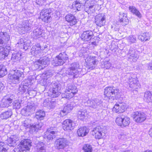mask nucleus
<instances>
[{
	"label": "nucleus",
	"mask_w": 152,
	"mask_h": 152,
	"mask_svg": "<svg viewBox=\"0 0 152 152\" xmlns=\"http://www.w3.org/2000/svg\"><path fill=\"white\" fill-rule=\"evenodd\" d=\"M127 108V105L125 103L122 102L117 103L113 108V111L116 113H120L124 112Z\"/></svg>",
	"instance_id": "a211bd4d"
},
{
	"label": "nucleus",
	"mask_w": 152,
	"mask_h": 152,
	"mask_svg": "<svg viewBox=\"0 0 152 152\" xmlns=\"http://www.w3.org/2000/svg\"><path fill=\"white\" fill-rule=\"evenodd\" d=\"M6 48L2 47V46L0 47V53L4 52V51H7Z\"/></svg>",
	"instance_id": "69168bd1"
},
{
	"label": "nucleus",
	"mask_w": 152,
	"mask_h": 152,
	"mask_svg": "<svg viewBox=\"0 0 152 152\" xmlns=\"http://www.w3.org/2000/svg\"><path fill=\"white\" fill-rule=\"evenodd\" d=\"M133 120L137 123H140L144 121L146 119L145 114L141 111H135L131 115Z\"/></svg>",
	"instance_id": "6e6552de"
},
{
	"label": "nucleus",
	"mask_w": 152,
	"mask_h": 152,
	"mask_svg": "<svg viewBox=\"0 0 152 152\" xmlns=\"http://www.w3.org/2000/svg\"><path fill=\"white\" fill-rule=\"evenodd\" d=\"M95 23L100 27L105 25L106 22V16L104 14H99L95 17Z\"/></svg>",
	"instance_id": "f3484780"
},
{
	"label": "nucleus",
	"mask_w": 152,
	"mask_h": 152,
	"mask_svg": "<svg viewBox=\"0 0 152 152\" xmlns=\"http://www.w3.org/2000/svg\"><path fill=\"white\" fill-rule=\"evenodd\" d=\"M82 102L84 103L85 106L89 107L92 108H100L102 107V102L101 100L96 99L89 100L87 96L83 99Z\"/></svg>",
	"instance_id": "20e7f679"
},
{
	"label": "nucleus",
	"mask_w": 152,
	"mask_h": 152,
	"mask_svg": "<svg viewBox=\"0 0 152 152\" xmlns=\"http://www.w3.org/2000/svg\"><path fill=\"white\" fill-rule=\"evenodd\" d=\"M104 68L106 69H109L111 67V64L109 61H105L104 63Z\"/></svg>",
	"instance_id": "4d7b16f0"
},
{
	"label": "nucleus",
	"mask_w": 152,
	"mask_h": 152,
	"mask_svg": "<svg viewBox=\"0 0 152 152\" xmlns=\"http://www.w3.org/2000/svg\"><path fill=\"white\" fill-rule=\"evenodd\" d=\"M19 69H20V70L21 69L23 71H22V72H23V73L25 72L26 73L27 71H26V70L28 69L27 68L25 67L23 65H20L19 67Z\"/></svg>",
	"instance_id": "e2e57ef3"
},
{
	"label": "nucleus",
	"mask_w": 152,
	"mask_h": 152,
	"mask_svg": "<svg viewBox=\"0 0 152 152\" xmlns=\"http://www.w3.org/2000/svg\"><path fill=\"white\" fill-rule=\"evenodd\" d=\"M68 59L67 55L65 53H61L53 60L52 63L54 66H58L63 65Z\"/></svg>",
	"instance_id": "423d86ee"
},
{
	"label": "nucleus",
	"mask_w": 152,
	"mask_h": 152,
	"mask_svg": "<svg viewBox=\"0 0 152 152\" xmlns=\"http://www.w3.org/2000/svg\"><path fill=\"white\" fill-rule=\"evenodd\" d=\"M83 149L85 152H92V151L91 146L88 144L85 145L83 147Z\"/></svg>",
	"instance_id": "3c124183"
},
{
	"label": "nucleus",
	"mask_w": 152,
	"mask_h": 152,
	"mask_svg": "<svg viewBox=\"0 0 152 152\" xmlns=\"http://www.w3.org/2000/svg\"><path fill=\"white\" fill-rule=\"evenodd\" d=\"M66 90L70 91V92H73L75 94L76 93L77 91V89L76 87L71 83L67 84V86Z\"/></svg>",
	"instance_id": "ea45409f"
},
{
	"label": "nucleus",
	"mask_w": 152,
	"mask_h": 152,
	"mask_svg": "<svg viewBox=\"0 0 152 152\" xmlns=\"http://www.w3.org/2000/svg\"><path fill=\"white\" fill-rule=\"evenodd\" d=\"M150 35L148 32L141 33L138 37V39L142 41H148L150 39Z\"/></svg>",
	"instance_id": "f704fd0d"
},
{
	"label": "nucleus",
	"mask_w": 152,
	"mask_h": 152,
	"mask_svg": "<svg viewBox=\"0 0 152 152\" xmlns=\"http://www.w3.org/2000/svg\"><path fill=\"white\" fill-rule=\"evenodd\" d=\"M10 73L9 75V77L11 82L13 83H19L20 80L24 77L23 72L22 71L15 69H10Z\"/></svg>",
	"instance_id": "7ed1b4c3"
},
{
	"label": "nucleus",
	"mask_w": 152,
	"mask_h": 152,
	"mask_svg": "<svg viewBox=\"0 0 152 152\" xmlns=\"http://www.w3.org/2000/svg\"><path fill=\"white\" fill-rule=\"evenodd\" d=\"M7 73L6 66L3 64H0V77H4Z\"/></svg>",
	"instance_id": "37998d69"
},
{
	"label": "nucleus",
	"mask_w": 152,
	"mask_h": 152,
	"mask_svg": "<svg viewBox=\"0 0 152 152\" xmlns=\"http://www.w3.org/2000/svg\"><path fill=\"white\" fill-rule=\"evenodd\" d=\"M76 1L80 3V4H85L86 2V0H77Z\"/></svg>",
	"instance_id": "338daca9"
},
{
	"label": "nucleus",
	"mask_w": 152,
	"mask_h": 152,
	"mask_svg": "<svg viewBox=\"0 0 152 152\" xmlns=\"http://www.w3.org/2000/svg\"><path fill=\"white\" fill-rule=\"evenodd\" d=\"M75 94L73 92H70V91H68L66 90L65 92L62 94V96L63 98L70 99Z\"/></svg>",
	"instance_id": "a18cd8bd"
},
{
	"label": "nucleus",
	"mask_w": 152,
	"mask_h": 152,
	"mask_svg": "<svg viewBox=\"0 0 152 152\" xmlns=\"http://www.w3.org/2000/svg\"><path fill=\"white\" fill-rule=\"evenodd\" d=\"M74 124L72 121L70 119H66L63 123V128L65 130L68 131H71L74 128Z\"/></svg>",
	"instance_id": "6ab92c4d"
},
{
	"label": "nucleus",
	"mask_w": 152,
	"mask_h": 152,
	"mask_svg": "<svg viewBox=\"0 0 152 152\" xmlns=\"http://www.w3.org/2000/svg\"><path fill=\"white\" fill-rule=\"evenodd\" d=\"M146 67L148 70H152V62L147 64L146 65Z\"/></svg>",
	"instance_id": "052dcab7"
},
{
	"label": "nucleus",
	"mask_w": 152,
	"mask_h": 152,
	"mask_svg": "<svg viewBox=\"0 0 152 152\" xmlns=\"http://www.w3.org/2000/svg\"><path fill=\"white\" fill-rule=\"evenodd\" d=\"M31 141L28 139H24L20 142V147H23L27 150H29L30 147L31 146Z\"/></svg>",
	"instance_id": "7c9ffc66"
},
{
	"label": "nucleus",
	"mask_w": 152,
	"mask_h": 152,
	"mask_svg": "<svg viewBox=\"0 0 152 152\" xmlns=\"http://www.w3.org/2000/svg\"><path fill=\"white\" fill-rule=\"evenodd\" d=\"M28 90V89L26 86H24L20 84L18 88V93L22 94Z\"/></svg>",
	"instance_id": "09e8293b"
},
{
	"label": "nucleus",
	"mask_w": 152,
	"mask_h": 152,
	"mask_svg": "<svg viewBox=\"0 0 152 152\" xmlns=\"http://www.w3.org/2000/svg\"><path fill=\"white\" fill-rule=\"evenodd\" d=\"M89 132L88 129L86 127H82L79 128L77 131L78 135L83 137L85 136Z\"/></svg>",
	"instance_id": "2f4dec72"
},
{
	"label": "nucleus",
	"mask_w": 152,
	"mask_h": 152,
	"mask_svg": "<svg viewBox=\"0 0 152 152\" xmlns=\"http://www.w3.org/2000/svg\"><path fill=\"white\" fill-rule=\"evenodd\" d=\"M68 140L66 138H59L56 140L55 142V147L58 150L63 149L68 144Z\"/></svg>",
	"instance_id": "ddd939ff"
},
{
	"label": "nucleus",
	"mask_w": 152,
	"mask_h": 152,
	"mask_svg": "<svg viewBox=\"0 0 152 152\" xmlns=\"http://www.w3.org/2000/svg\"><path fill=\"white\" fill-rule=\"evenodd\" d=\"M6 49H7V51H4V52L0 53V60H2L4 59L7 56L8 54L9 50H10V48L9 47H6Z\"/></svg>",
	"instance_id": "de8ad7c7"
},
{
	"label": "nucleus",
	"mask_w": 152,
	"mask_h": 152,
	"mask_svg": "<svg viewBox=\"0 0 152 152\" xmlns=\"http://www.w3.org/2000/svg\"><path fill=\"white\" fill-rule=\"evenodd\" d=\"M21 53L19 52H15L12 54L11 59L14 62L19 61L20 59Z\"/></svg>",
	"instance_id": "58836bf2"
},
{
	"label": "nucleus",
	"mask_w": 152,
	"mask_h": 152,
	"mask_svg": "<svg viewBox=\"0 0 152 152\" xmlns=\"http://www.w3.org/2000/svg\"><path fill=\"white\" fill-rule=\"evenodd\" d=\"M119 90L115 88L112 87H106L104 91L102 98L105 100L112 102L118 97Z\"/></svg>",
	"instance_id": "f03ea898"
},
{
	"label": "nucleus",
	"mask_w": 152,
	"mask_h": 152,
	"mask_svg": "<svg viewBox=\"0 0 152 152\" xmlns=\"http://www.w3.org/2000/svg\"><path fill=\"white\" fill-rule=\"evenodd\" d=\"M31 25L28 21H24L22 24L19 26L18 29L19 33L22 34L28 32L31 29Z\"/></svg>",
	"instance_id": "f8f14e48"
},
{
	"label": "nucleus",
	"mask_w": 152,
	"mask_h": 152,
	"mask_svg": "<svg viewBox=\"0 0 152 152\" xmlns=\"http://www.w3.org/2000/svg\"><path fill=\"white\" fill-rule=\"evenodd\" d=\"M36 108L35 104H33L32 105H28L24 107L22 110V112L25 115H29L30 113H33Z\"/></svg>",
	"instance_id": "c85d7f7f"
},
{
	"label": "nucleus",
	"mask_w": 152,
	"mask_h": 152,
	"mask_svg": "<svg viewBox=\"0 0 152 152\" xmlns=\"http://www.w3.org/2000/svg\"><path fill=\"white\" fill-rule=\"evenodd\" d=\"M25 42H24L23 39H21L19 40L16 45L17 47H19L20 48H23L26 50L28 49V48L25 47Z\"/></svg>",
	"instance_id": "49530a36"
},
{
	"label": "nucleus",
	"mask_w": 152,
	"mask_h": 152,
	"mask_svg": "<svg viewBox=\"0 0 152 152\" xmlns=\"http://www.w3.org/2000/svg\"><path fill=\"white\" fill-rule=\"evenodd\" d=\"M65 19L70 26L75 25L77 23L76 17L71 14L66 15L65 17Z\"/></svg>",
	"instance_id": "b1692460"
},
{
	"label": "nucleus",
	"mask_w": 152,
	"mask_h": 152,
	"mask_svg": "<svg viewBox=\"0 0 152 152\" xmlns=\"http://www.w3.org/2000/svg\"><path fill=\"white\" fill-rule=\"evenodd\" d=\"M13 108L15 109H19L21 107L20 103L19 101L15 100L13 103Z\"/></svg>",
	"instance_id": "864d4df0"
},
{
	"label": "nucleus",
	"mask_w": 152,
	"mask_h": 152,
	"mask_svg": "<svg viewBox=\"0 0 152 152\" xmlns=\"http://www.w3.org/2000/svg\"><path fill=\"white\" fill-rule=\"evenodd\" d=\"M12 114V110H8L0 114V118L2 120H6L10 117Z\"/></svg>",
	"instance_id": "72a5a7b5"
},
{
	"label": "nucleus",
	"mask_w": 152,
	"mask_h": 152,
	"mask_svg": "<svg viewBox=\"0 0 152 152\" xmlns=\"http://www.w3.org/2000/svg\"><path fill=\"white\" fill-rule=\"evenodd\" d=\"M93 36L94 34L92 31L87 30L83 32L81 38L83 40L88 41L90 40Z\"/></svg>",
	"instance_id": "5701e85b"
},
{
	"label": "nucleus",
	"mask_w": 152,
	"mask_h": 152,
	"mask_svg": "<svg viewBox=\"0 0 152 152\" xmlns=\"http://www.w3.org/2000/svg\"><path fill=\"white\" fill-rule=\"evenodd\" d=\"M41 47L39 43H37L33 45L31 48V53L32 55L37 57L39 55L41 50Z\"/></svg>",
	"instance_id": "4be33fe9"
},
{
	"label": "nucleus",
	"mask_w": 152,
	"mask_h": 152,
	"mask_svg": "<svg viewBox=\"0 0 152 152\" xmlns=\"http://www.w3.org/2000/svg\"><path fill=\"white\" fill-rule=\"evenodd\" d=\"M127 40L130 44L135 43L136 42V38L133 35H130L127 38Z\"/></svg>",
	"instance_id": "603ef678"
},
{
	"label": "nucleus",
	"mask_w": 152,
	"mask_h": 152,
	"mask_svg": "<svg viewBox=\"0 0 152 152\" xmlns=\"http://www.w3.org/2000/svg\"><path fill=\"white\" fill-rule=\"evenodd\" d=\"M56 102L52 101L51 98H49L45 100L42 103L43 105L49 108H53L55 106Z\"/></svg>",
	"instance_id": "a878e982"
},
{
	"label": "nucleus",
	"mask_w": 152,
	"mask_h": 152,
	"mask_svg": "<svg viewBox=\"0 0 152 152\" xmlns=\"http://www.w3.org/2000/svg\"><path fill=\"white\" fill-rule=\"evenodd\" d=\"M91 133L97 139H101L105 135L104 133L99 126L94 128Z\"/></svg>",
	"instance_id": "dca6fc26"
},
{
	"label": "nucleus",
	"mask_w": 152,
	"mask_h": 152,
	"mask_svg": "<svg viewBox=\"0 0 152 152\" xmlns=\"http://www.w3.org/2000/svg\"><path fill=\"white\" fill-rule=\"evenodd\" d=\"M45 115V113L44 111L39 110L36 113L35 117L37 119L41 120L44 119Z\"/></svg>",
	"instance_id": "a19ab883"
},
{
	"label": "nucleus",
	"mask_w": 152,
	"mask_h": 152,
	"mask_svg": "<svg viewBox=\"0 0 152 152\" xmlns=\"http://www.w3.org/2000/svg\"><path fill=\"white\" fill-rule=\"evenodd\" d=\"M73 107L71 104H66L64 105L63 109L59 110L57 113L55 114H58V117H63L66 115L72 109Z\"/></svg>",
	"instance_id": "2eb2a0df"
},
{
	"label": "nucleus",
	"mask_w": 152,
	"mask_h": 152,
	"mask_svg": "<svg viewBox=\"0 0 152 152\" xmlns=\"http://www.w3.org/2000/svg\"><path fill=\"white\" fill-rule=\"evenodd\" d=\"M149 134L150 136L152 137V126L149 129Z\"/></svg>",
	"instance_id": "774afa93"
},
{
	"label": "nucleus",
	"mask_w": 152,
	"mask_h": 152,
	"mask_svg": "<svg viewBox=\"0 0 152 152\" xmlns=\"http://www.w3.org/2000/svg\"><path fill=\"white\" fill-rule=\"evenodd\" d=\"M79 64L74 63L71 65V66L66 71V73L71 78H77L78 77L79 71L78 69L79 67Z\"/></svg>",
	"instance_id": "39448f33"
},
{
	"label": "nucleus",
	"mask_w": 152,
	"mask_h": 152,
	"mask_svg": "<svg viewBox=\"0 0 152 152\" xmlns=\"http://www.w3.org/2000/svg\"><path fill=\"white\" fill-rule=\"evenodd\" d=\"M129 86L133 89V91H135L137 93V89L140 87V85L136 76L133 75L129 77L128 78Z\"/></svg>",
	"instance_id": "0eeeda50"
},
{
	"label": "nucleus",
	"mask_w": 152,
	"mask_h": 152,
	"mask_svg": "<svg viewBox=\"0 0 152 152\" xmlns=\"http://www.w3.org/2000/svg\"><path fill=\"white\" fill-rule=\"evenodd\" d=\"M50 58L49 57V55L41 57L38 60L37 64L39 66H42V68L47 66L49 64Z\"/></svg>",
	"instance_id": "aec40b11"
},
{
	"label": "nucleus",
	"mask_w": 152,
	"mask_h": 152,
	"mask_svg": "<svg viewBox=\"0 0 152 152\" xmlns=\"http://www.w3.org/2000/svg\"><path fill=\"white\" fill-rule=\"evenodd\" d=\"M10 37L6 32H0V44L3 45L7 43Z\"/></svg>",
	"instance_id": "bb28decb"
},
{
	"label": "nucleus",
	"mask_w": 152,
	"mask_h": 152,
	"mask_svg": "<svg viewBox=\"0 0 152 152\" xmlns=\"http://www.w3.org/2000/svg\"><path fill=\"white\" fill-rule=\"evenodd\" d=\"M22 83L23 84H25L26 83L29 85H31V81L29 79H25L22 82Z\"/></svg>",
	"instance_id": "680f3d73"
},
{
	"label": "nucleus",
	"mask_w": 152,
	"mask_h": 152,
	"mask_svg": "<svg viewBox=\"0 0 152 152\" xmlns=\"http://www.w3.org/2000/svg\"><path fill=\"white\" fill-rule=\"evenodd\" d=\"M77 1H75L73 2L72 4V7L73 8H75L77 11H80L82 9L83 7L84 4H80Z\"/></svg>",
	"instance_id": "79ce46f5"
},
{
	"label": "nucleus",
	"mask_w": 152,
	"mask_h": 152,
	"mask_svg": "<svg viewBox=\"0 0 152 152\" xmlns=\"http://www.w3.org/2000/svg\"><path fill=\"white\" fill-rule=\"evenodd\" d=\"M129 10L133 15H135L138 18H140L142 17V15L140 12L134 6H129Z\"/></svg>",
	"instance_id": "c9c22d12"
},
{
	"label": "nucleus",
	"mask_w": 152,
	"mask_h": 152,
	"mask_svg": "<svg viewBox=\"0 0 152 152\" xmlns=\"http://www.w3.org/2000/svg\"><path fill=\"white\" fill-rule=\"evenodd\" d=\"M115 122L118 125L121 127H126L130 123V118L123 115H120L116 118Z\"/></svg>",
	"instance_id": "1a4fd4ad"
},
{
	"label": "nucleus",
	"mask_w": 152,
	"mask_h": 152,
	"mask_svg": "<svg viewBox=\"0 0 152 152\" xmlns=\"http://www.w3.org/2000/svg\"><path fill=\"white\" fill-rule=\"evenodd\" d=\"M143 99L147 102L152 103V93L149 91L146 92L144 94Z\"/></svg>",
	"instance_id": "4c0bfd02"
},
{
	"label": "nucleus",
	"mask_w": 152,
	"mask_h": 152,
	"mask_svg": "<svg viewBox=\"0 0 152 152\" xmlns=\"http://www.w3.org/2000/svg\"><path fill=\"white\" fill-rule=\"evenodd\" d=\"M57 133L54 131H51L50 129H49L46 132L44 135V138H47L48 141L52 140L55 138L56 136Z\"/></svg>",
	"instance_id": "cd10ccee"
},
{
	"label": "nucleus",
	"mask_w": 152,
	"mask_h": 152,
	"mask_svg": "<svg viewBox=\"0 0 152 152\" xmlns=\"http://www.w3.org/2000/svg\"><path fill=\"white\" fill-rule=\"evenodd\" d=\"M38 151L39 152H46L45 147L44 146L40 147L39 148Z\"/></svg>",
	"instance_id": "0e129e2a"
},
{
	"label": "nucleus",
	"mask_w": 152,
	"mask_h": 152,
	"mask_svg": "<svg viewBox=\"0 0 152 152\" xmlns=\"http://www.w3.org/2000/svg\"><path fill=\"white\" fill-rule=\"evenodd\" d=\"M14 99H15V96L13 94L7 95L6 96L2 99L0 106L3 108L8 107Z\"/></svg>",
	"instance_id": "9b49d317"
},
{
	"label": "nucleus",
	"mask_w": 152,
	"mask_h": 152,
	"mask_svg": "<svg viewBox=\"0 0 152 152\" xmlns=\"http://www.w3.org/2000/svg\"><path fill=\"white\" fill-rule=\"evenodd\" d=\"M31 125L30 124V120L29 119H27L25 120L22 124V126L25 127V129L31 128Z\"/></svg>",
	"instance_id": "8fccbe9b"
},
{
	"label": "nucleus",
	"mask_w": 152,
	"mask_h": 152,
	"mask_svg": "<svg viewBox=\"0 0 152 152\" xmlns=\"http://www.w3.org/2000/svg\"><path fill=\"white\" fill-rule=\"evenodd\" d=\"M43 125L42 123L38 122L32 124L30 128V131L32 132H37L40 130Z\"/></svg>",
	"instance_id": "473e14b6"
},
{
	"label": "nucleus",
	"mask_w": 152,
	"mask_h": 152,
	"mask_svg": "<svg viewBox=\"0 0 152 152\" xmlns=\"http://www.w3.org/2000/svg\"><path fill=\"white\" fill-rule=\"evenodd\" d=\"M35 26L36 27V28L34 30L32 35L34 38L37 39L42 36V30L40 25H38L37 26Z\"/></svg>",
	"instance_id": "393cba45"
},
{
	"label": "nucleus",
	"mask_w": 152,
	"mask_h": 152,
	"mask_svg": "<svg viewBox=\"0 0 152 152\" xmlns=\"http://www.w3.org/2000/svg\"><path fill=\"white\" fill-rule=\"evenodd\" d=\"M46 0H37L36 3L40 6L44 5L45 3Z\"/></svg>",
	"instance_id": "bf43d9fd"
},
{
	"label": "nucleus",
	"mask_w": 152,
	"mask_h": 152,
	"mask_svg": "<svg viewBox=\"0 0 152 152\" xmlns=\"http://www.w3.org/2000/svg\"><path fill=\"white\" fill-rule=\"evenodd\" d=\"M87 114L88 112L86 109H81L78 112V118L81 120H83L87 116Z\"/></svg>",
	"instance_id": "e433bc0d"
},
{
	"label": "nucleus",
	"mask_w": 152,
	"mask_h": 152,
	"mask_svg": "<svg viewBox=\"0 0 152 152\" xmlns=\"http://www.w3.org/2000/svg\"><path fill=\"white\" fill-rule=\"evenodd\" d=\"M127 14L124 13L120 12L119 14V19L121 25L125 26L128 24L129 20L127 18Z\"/></svg>",
	"instance_id": "c756f323"
},
{
	"label": "nucleus",
	"mask_w": 152,
	"mask_h": 152,
	"mask_svg": "<svg viewBox=\"0 0 152 152\" xmlns=\"http://www.w3.org/2000/svg\"><path fill=\"white\" fill-rule=\"evenodd\" d=\"M44 74H45V76L47 78L51 77L53 75V73L51 70H47L45 73H44Z\"/></svg>",
	"instance_id": "6e6d98bb"
},
{
	"label": "nucleus",
	"mask_w": 152,
	"mask_h": 152,
	"mask_svg": "<svg viewBox=\"0 0 152 152\" xmlns=\"http://www.w3.org/2000/svg\"><path fill=\"white\" fill-rule=\"evenodd\" d=\"M14 141L12 138H9L6 141L5 144L4 143L0 142V151L5 152L8 150V146L14 147Z\"/></svg>",
	"instance_id": "4468645a"
},
{
	"label": "nucleus",
	"mask_w": 152,
	"mask_h": 152,
	"mask_svg": "<svg viewBox=\"0 0 152 152\" xmlns=\"http://www.w3.org/2000/svg\"><path fill=\"white\" fill-rule=\"evenodd\" d=\"M52 10L50 9L42 10L40 13V18L45 22L48 23L51 20V13Z\"/></svg>",
	"instance_id": "9d476101"
},
{
	"label": "nucleus",
	"mask_w": 152,
	"mask_h": 152,
	"mask_svg": "<svg viewBox=\"0 0 152 152\" xmlns=\"http://www.w3.org/2000/svg\"><path fill=\"white\" fill-rule=\"evenodd\" d=\"M64 83L61 81L53 82L50 85L49 95L51 98L58 97L61 94V89L64 88Z\"/></svg>",
	"instance_id": "f257e3e1"
},
{
	"label": "nucleus",
	"mask_w": 152,
	"mask_h": 152,
	"mask_svg": "<svg viewBox=\"0 0 152 152\" xmlns=\"http://www.w3.org/2000/svg\"><path fill=\"white\" fill-rule=\"evenodd\" d=\"M128 59L131 61H136L138 58V55L135 53V50L133 48H130L128 53Z\"/></svg>",
	"instance_id": "412c9836"
},
{
	"label": "nucleus",
	"mask_w": 152,
	"mask_h": 152,
	"mask_svg": "<svg viewBox=\"0 0 152 152\" xmlns=\"http://www.w3.org/2000/svg\"><path fill=\"white\" fill-rule=\"evenodd\" d=\"M85 61L87 64H92L96 65L97 62L96 57L95 56H90L88 57Z\"/></svg>",
	"instance_id": "c03bdc74"
},
{
	"label": "nucleus",
	"mask_w": 152,
	"mask_h": 152,
	"mask_svg": "<svg viewBox=\"0 0 152 152\" xmlns=\"http://www.w3.org/2000/svg\"><path fill=\"white\" fill-rule=\"evenodd\" d=\"M96 66V65L92 64H87V67L88 69L92 70L94 69Z\"/></svg>",
	"instance_id": "13d9d810"
},
{
	"label": "nucleus",
	"mask_w": 152,
	"mask_h": 152,
	"mask_svg": "<svg viewBox=\"0 0 152 152\" xmlns=\"http://www.w3.org/2000/svg\"><path fill=\"white\" fill-rule=\"evenodd\" d=\"M29 150H27L23 147H18L16 148H15L14 151L15 152L18 151L19 152H28Z\"/></svg>",
	"instance_id": "5fc2aeb1"
}]
</instances>
